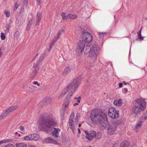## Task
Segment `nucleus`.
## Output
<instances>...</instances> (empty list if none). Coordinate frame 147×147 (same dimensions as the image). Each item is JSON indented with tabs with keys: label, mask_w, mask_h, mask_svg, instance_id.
Segmentation results:
<instances>
[{
	"label": "nucleus",
	"mask_w": 147,
	"mask_h": 147,
	"mask_svg": "<svg viewBox=\"0 0 147 147\" xmlns=\"http://www.w3.org/2000/svg\"><path fill=\"white\" fill-rule=\"evenodd\" d=\"M39 127L41 131L49 133L51 132L56 139L59 140L60 137L59 133L60 130L58 128H53V126L56 124L55 119L53 115L50 113L45 114L38 122Z\"/></svg>",
	"instance_id": "1"
},
{
	"label": "nucleus",
	"mask_w": 147,
	"mask_h": 147,
	"mask_svg": "<svg viewBox=\"0 0 147 147\" xmlns=\"http://www.w3.org/2000/svg\"><path fill=\"white\" fill-rule=\"evenodd\" d=\"M90 118L94 123L104 126L105 122L107 121V115L102 111H97L92 113Z\"/></svg>",
	"instance_id": "2"
},
{
	"label": "nucleus",
	"mask_w": 147,
	"mask_h": 147,
	"mask_svg": "<svg viewBox=\"0 0 147 147\" xmlns=\"http://www.w3.org/2000/svg\"><path fill=\"white\" fill-rule=\"evenodd\" d=\"M80 82L79 78L75 79L72 82L69 84L66 88L64 89L62 92L65 94L69 90H76L79 86Z\"/></svg>",
	"instance_id": "3"
},
{
	"label": "nucleus",
	"mask_w": 147,
	"mask_h": 147,
	"mask_svg": "<svg viewBox=\"0 0 147 147\" xmlns=\"http://www.w3.org/2000/svg\"><path fill=\"white\" fill-rule=\"evenodd\" d=\"M18 108V106L16 105L10 107L7 109L0 116V121L6 116L9 113L17 109Z\"/></svg>",
	"instance_id": "4"
},
{
	"label": "nucleus",
	"mask_w": 147,
	"mask_h": 147,
	"mask_svg": "<svg viewBox=\"0 0 147 147\" xmlns=\"http://www.w3.org/2000/svg\"><path fill=\"white\" fill-rule=\"evenodd\" d=\"M86 42L84 40H80L78 43V48L76 51V55L78 56H80L84 51L85 47Z\"/></svg>",
	"instance_id": "5"
},
{
	"label": "nucleus",
	"mask_w": 147,
	"mask_h": 147,
	"mask_svg": "<svg viewBox=\"0 0 147 147\" xmlns=\"http://www.w3.org/2000/svg\"><path fill=\"white\" fill-rule=\"evenodd\" d=\"M108 115L110 117L114 119L117 117L119 114L118 111H116L114 108H111L108 110Z\"/></svg>",
	"instance_id": "6"
},
{
	"label": "nucleus",
	"mask_w": 147,
	"mask_h": 147,
	"mask_svg": "<svg viewBox=\"0 0 147 147\" xmlns=\"http://www.w3.org/2000/svg\"><path fill=\"white\" fill-rule=\"evenodd\" d=\"M83 38L86 42H90L92 40L93 38L91 34L87 32H83L82 34Z\"/></svg>",
	"instance_id": "7"
},
{
	"label": "nucleus",
	"mask_w": 147,
	"mask_h": 147,
	"mask_svg": "<svg viewBox=\"0 0 147 147\" xmlns=\"http://www.w3.org/2000/svg\"><path fill=\"white\" fill-rule=\"evenodd\" d=\"M136 102L138 104V107L142 111H144L146 108V103L144 99L138 98L136 100Z\"/></svg>",
	"instance_id": "8"
},
{
	"label": "nucleus",
	"mask_w": 147,
	"mask_h": 147,
	"mask_svg": "<svg viewBox=\"0 0 147 147\" xmlns=\"http://www.w3.org/2000/svg\"><path fill=\"white\" fill-rule=\"evenodd\" d=\"M84 131L86 135V138L88 140H91L96 135V132L94 131H90L89 132L85 130Z\"/></svg>",
	"instance_id": "9"
},
{
	"label": "nucleus",
	"mask_w": 147,
	"mask_h": 147,
	"mask_svg": "<svg viewBox=\"0 0 147 147\" xmlns=\"http://www.w3.org/2000/svg\"><path fill=\"white\" fill-rule=\"evenodd\" d=\"M74 112H72L69 119V125L71 129H72L73 131L74 132V126L73 125L74 119Z\"/></svg>",
	"instance_id": "10"
},
{
	"label": "nucleus",
	"mask_w": 147,
	"mask_h": 147,
	"mask_svg": "<svg viewBox=\"0 0 147 147\" xmlns=\"http://www.w3.org/2000/svg\"><path fill=\"white\" fill-rule=\"evenodd\" d=\"M33 67L34 68V70L33 71L31 75V77L32 78H33L36 75L37 71L40 68L38 64H34Z\"/></svg>",
	"instance_id": "11"
},
{
	"label": "nucleus",
	"mask_w": 147,
	"mask_h": 147,
	"mask_svg": "<svg viewBox=\"0 0 147 147\" xmlns=\"http://www.w3.org/2000/svg\"><path fill=\"white\" fill-rule=\"evenodd\" d=\"M98 53L94 51H90L89 56L93 59L94 62L96 60V57Z\"/></svg>",
	"instance_id": "12"
},
{
	"label": "nucleus",
	"mask_w": 147,
	"mask_h": 147,
	"mask_svg": "<svg viewBox=\"0 0 147 147\" xmlns=\"http://www.w3.org/2000/svg\"><path fill=\"white\" fill-rule=\"evenodd\" d=\"M142 110L141 109L138 107L135 106L133 108L132 113L135 115H137Z\"/></svg>",
	"instance_id": "13"
},
{
	"label": "nucleus",
	"mask_w": 147,
	"mask_h": 147,
	"mask_svg": "<svg viewBox=\"0 0 147 147\" xmlns=\"http://www.w3.org/2000/svg\"><path fill=\"white\" fill-rule=\"evenodd\" d=\"M99 49L98 45L96 44H94L92 46L91 48L90 49V51L98 53Z\"/></svg>",
	"instance_id": "14"
},
{
	"label": "nucleus",
	"mask_w": 147,
	"mask_h": 147,
	"mask_svg": "<svg viewBox=\"0 0 147 147\" xmlns=\"http://www.w3.org/2000/svg\"><path fill=\"white\" fill-rule=\"evenodd\" d=\"M45 142L46 143H53L55 144H58L57 142L55 141L53 139L50 137L46 138L45 140Z\"/></svg>",
	"instance_id": "15"
},
{
	"label": "nucleus",
	"mask_w": 147,
	"mask_h": 147,
	"mask_svg": "<svg viewBox=\"0 0 147 147\" xmlns=\"http://www.w3.org/2000/svg\"><path fill=\"white\" fill-rule=\"evenodd\" d=\"M42 17V14L40 12H38L36 17V22L35 25L36 26H38L40 21Z\"/></svg>",
	"instance_id": "16"
},
{
	"label": "nucleus",
	"mask_w": 147,
	"mask_h": 147,
	"mask_svg": "<svg viewBox=\"0 0 147 147\" xmlns=\"http://www.w3.org/2000/svg\"><path fill=\"white\" fill-rule=\"evenodd\" d=\"M30 136L31 140L37 141L38 140L40 139V136L37 134H30Z\"/></svg>",
	"instance_id": "17"
},
{
	"label": "nucleus",
	"mask_w": 147,
	"mask_h": 147,
	"mask_svg": "<svg viewBox=\"0 0 147 147\" xmlns=\"http://www.w3.org/2000/svg\"><path fill=\"white\" fill-rule=\"evenodd\" d=\"M129 143L128 141H123L122 142L120 145V147H128Z\"/></svg>",
	"instance_id": "18"
},
{
	"label": "nucleus",
	"mask_w": 147,
	"mask_h": 147,
	"mask_svg": "<svg viewBox=\"0 0 147 147\" xmlns=\"http://www.w3.org/2000/svg\"><path fill=\"white\" fill-rule=\"evenodd\" d=\"M113 103L116 106H121L122 105V100L121 99H116L114 101Z\"/></svg>",
	"instance_id": "19"
},
{
	"label": "nucleus",
	"mask_w": 147,
	"mask_h": 147,
	"mask_svg": "<svg viewBox=\"0 0 147 147\" xmlns=\"http://www.w3.org/2000/svg\"><path fill=\"white\" fill-rule=\"evenodd\" d=\"M99 39L101 41H103L104 37L106 36V33L105 32H100L98 34Z\"/></svg>",
	"instance_id": "20"
},
{
	"label": "nucleus",
	"mask_w": 147,
	"mask_h": 147,
	"mask_svg": "<svg viewBox=\"0 0 147 147\" xmlns=\"http://www.w3.org/2000/svg\"><path fill=\"white\" fill-rule=\"evenodd\" d=\"M67 17H68V18L71 19H74L77 18V16L76 15L69 14L67 15Z\"/></svg>",
	"instance_id": "21"
},
{
	"label": "nucleus",
	"mask_w": 147,
	"mask_h": 147,
	"mask_svg": "<svg viewBox=\"0 0 147 147\" xmlns=\"http://www.w3.org/2000/svg\"><path fill=\"white\" fill-rule=\"evenodd\" d=\"M142 124L143 123L141 121H140L138 123L136 128V132L138 131V129L140 128L141 127L142 125Z\"/></svg>",
	"instance_id": "22"
},
{
	"label": "nucleus",
	"mask_w": 147,
	"mask_h": 147,
	"mask_svg": "<svg viewBox=\"0 0 147 147\" xmlns=\"http://www.w3.org/2000/svg\"><path fill=\"white\" fill-rule=\"evenodd\" d=\"M71 69L69 67H66L63 72V74L64 75H66L68 73L70 72Z\"/></svg>",
	"instance_id": "23"
},
{
	"label": "nucleus",
	"mask_w": 147,
	"mask_h": 147,
	"mask_svg": "<svg viewBox=\"0 0 147 147\" xmlns=\"http://www.w3.org/2000/svg\"><path fill=\"white\" fill-rule=\"evenodd\" d=\"M16 147H26V144L23 143H17L16 144Z\"/></svg>",
	"instance_id": "24"
},
{
	"label": "nucleus",
	"mask_w": 147,
	"mask_h": 147,
	"mask_svg": "<svg viewBox=\"0 0 147 147\" xmlns=\"http://www.w3.org/2000/svg\"><path fill=\"white\" fill-rule=\"evenodd\" d=\"M33 19H31L29 20L27 26V30L28 29H29L31 28L32 24H33Z\"/></svg>",
	"instance_id": "25"
},
{
	"label": "nucleus",
	"mask_w": 147,
	"mask_h": 147,
	"mask_svg": "<svg viewBox=\"0 0 147 147\" xmlns=\"http://www.w3.org/2000/svg\"><path fill=\"white\" fill-rule=\"evenodd\" d=\"M45 54H42V56L40 57L39 60L37 61L36 64H38L39 67H40V62L42 61L45 57Z\"/></svg>",
	"instance_id": "26"
},
{
	"label": "nucleus",
	"mask_w": 147,
	"mask_h": 147,
	"mask_svg": "<svg viewBox=\"0 0 147 147\" xmlns=\"http://www.w3.org/2000/svg\"><path fill=\"white\" fill-rule=\"evenodd\" d=\"M90 46L88 45H86L85 47V50L84 51V53L85 54H87L89 52H90Z\"/></svg>",
	"instance_id": "27"
},
{
	"label": "nucleus",
	"mask_w": 147,
	"mask_h": 147,
	"mask_svg": "<svg viewBox=\"0 0 147 147\" xmlns=\"http://www.w3.org/2000/svg\"><path fill=\"white\" fill-rule=\"evenodd\" d=\"M108 132L110 134H112L114 133V130L111 127H109L108 129Z\"/></svg>",
	"instance_id": "28"
},
{
	"label": "nucleus",
	"mask_w": 147,
	"mask_h": 147,
	"mask_svg": "<svg viewBox=\"0 0 147 147\" xmlns=\"http://www.w3.org/2000/svg\"><path fill=\"white\" fill-rule=\"evenodd\" d=\"M61 16L64 20H66L68 18L67 15L66 16L65 13L64 12H62L61 13Z\"/></svg>",
	"instance_id": "29"
},
{
	"label": "nucleus",
	"mask_w": 147,
	"mask_h": 147,
	"mask_svg": "<svg viewBox=\"0 0 147 147\" xmlns=\"http://www.w3.org/2000/svg\"><path fill=\"white\" fill-rule=\"evenodd\" d=\"M24 140L27 141L31 140V139L30 135L24 136Z\"/></svg>",
	"instance_id": "30"
},
{
	"label": "nucleus",
	"mask_w": 147,
	"mask_h": 147,
	"mask_svg": "<svg viewBox=\"0 0 147 147\" xmlns=\"http://www.w3.org/2000/svg\"><path fill=\"white\" fill-rule=\"evenodd\" d=\"M141 32L139 31H138L137 33L138 38L140 40L142 39L143 38V37L141 36Z\"/></svg>",
	"instance_id": "31"
},
{
	"label": "nucleus",
	"mask_w": 147,
	"mask_h": 147,
	"mask_svg": "<svg viewBox=\"0 0 147 147\" xmlns=\"http://www.w3.org/2000/svg\"><path fill=\"white\" fill-rule=\"evenodd\" d=\"M28 4L27 0H23V5L24 7H27Z\"/></svg>",
	"instance_id": "32"
},
{
	"label": "nucleus",
	"mask_w": 147,
	"mask_h": 147,
	"mask_svg": "<svg viewBox=\"0 0 147 147\" xmlns=\"http://www.w3.org/2000/svg\"><path fill=\"white\" fill-rule=\"evenodd\" d=\"M14 36V37L16 38H18L19 36V32L18 31H16L15 32Z\"/></svg>",
	"instance_id": "33"
},
{
	"label": "nucleus",
	"mask_w": 147,
	"mask_h": 147,
	"mask_svg": "<svg viewBox=\"0 0 147 147\" xmlns=\"http://www.w3.org/2000/svg\"><path fill=\"white\" fill-rule=\"evenodd\" d=\"M45 99L46 102L47 103H49L51 100V98L50 97H48Z\"/></svg>",
	"instance_id": "34"
},
{
	"label": "nucleus",
	"mask_w": 147,
	"mask_h": 147,
	"mask_svg": "<svg viewBox=\"0 0 147 147\" xmlns=\"http://www.w3.org/2000/svg\"><path fill=\"white\" fill-rule=\"evenodd\" d=\"M73 94V92L72 91H71V92H69L67 96V97H66V99L65 100V101L66 100V99H67V98H70V97Z\"/></svg>",
	"instance_id": "35"
},
{
	"label": "nucleus",
	"mask_w": 147,
	"mask_h": 147,
	"mask_svg": "<svg viewBox=\"0 0 147 147\" xmlns=\"http://www.w3.org/2000/svg\"><path fill=\"white\" fill-rule=\"evenodd\" d=\"M4 13L7 17H9L10 16V12L8 10H5Z\"/></svg>",
	"instance_id": "36"
},
{
	"label": "nucleus",
	"mask_w": 147,
	"mask_h": 147,
	"mask_svg": "<svg viewBox=\"0 0 147 147\" xmlns=\"http://www.w3.org/2000/svg\"><path fill=\"white\" fill-rule=\"evenodd\" d=\"M3 140L4 143L7 142H11L12 141V140L10 139H7L6 140Z\"/></svg>",
	"instance_id": "37"
},
{
	"label": "nucleus",
	"mask_w": 147,
	"mask_h": 147,
	"mask_svg": "<svg viewBox=\"0 0 147 147\" xmlns=\"http://www.w3.org/2000/svg\"><path fill=\"white\" fill-rule=\"evenodd\" d=\"M1 37L2 40H4L5 39V36L4 33L3 32L1 33Z\"/></svg>",
	"instance_id": "38"
},
{
	"label": "nucleus",
	"mask_w": 147,
	"mask_h": 147,
	"mask_svg": "<svg viewBox=\"0 0 147 147\" xmlns=\"http://www.w3.org/2000/svg\"><path fill=\"white\" fill-rule=\"evenodd\" d=\"M80 115L79 114L76 115V117L75 118V121L76 122H78L79 119Z\"/></svg>",
	"instance_id": "39"
},
{
	"label": "nucleus",
	"mask_w": 147,
	"mask_h": 147,
	"mask_svg": "<svg viewBox=\"0 0 147 147\" xmlns=\"http://www.w3.org/2000/svg\"><path fill=\"white\" fill-rule=\"evenodd\" d=\"M5 147H15V146L12 144H9L6 145Z\"/></svg>",
	"instance_id": "40"
},
{
	"label": "nucleus",
	"mask_w": 147,
	"mask_h": 147,
	"mask_svg": "<svg viewBox=\"0 0 147 147\" xmlns=\"http://www.w3.org/2000/svg\"><path fill=\"white\" fill-rule=\"evenodd\" d=\"M18 4L17 2H16L15 4V6L13 8L14 10L15 11L16 9L18 7Z\"/></svg>",
	"instance_id": "41"
},
{
	"label": "nucleus",
	"mask_w": 147,
	"mask_h": 147,
	"mask_svg": "<svg viewBox=\"0 0 147 147\" xmlns=\"http://www.w3.org/2000/svg\"><path fill=\"white\" fill-rule=\"evenodd\" d=\"M64 30H62L60 31L59 32L57 33V35L59 36L60 37L62 34V33L63 32Z\"/></svg>",
	"instance_id": "42"
},
{
	"label": "nucleus",
	"mask_w": 147,
	"mask_h": 147,
	"mask_svg": "<svg viewBox=\"0 0 147 147\" xmlns=\"http://www.w3.org/2000/svg\"><path fill=\"white\" fill-rule=\"evenodd\" d=\"M59 38L60 37L57 35V36L53 39V40H54L56 42Z\"/></svg>",
	"instance_id": "43"
},
{
	"label": "nucleus",
	"mask_w": 147,
	"mask_h": 147,
	"mask_svg": "<svg viewBox=\"0 0 147 147\" xmlns=\"http://www.w3.org/2000/svg\"><path fill=\"white\" fill-rule=\"evenodd\" d=\"M120 124V122L119 121H115L114 123V124L116 125H119Z\"/></svg>",
	"instance_id": "44"
},
{
	"label": "nucleus",
	"mask_w": 147,
	"mask_h": 147,
	"mask_svg": "<svg viewBox=\"0 0 147 147\" xmlns=\"http://www.w3.org/2000/svg\"><path fill=\"white\" fill-rule=\"evenodd\" d=\"M65 94L64 93H63L62 92L59 95V98H61Z\"/></svg>",
	"instance_id": "45"
},
{
	"label": "nucleus",
	"mask_w": 147,
	"mask_h": 147,
	"mask_svg": "<svg viewBox=\"0 0 147 147\" xmlns=\"http://www.w3.org/2000/svg\"><path fill=\"white\" fill-rule=\"evenodd\" d=\"M64 107H63V109L65 110L66 109V108L67 107H68V104H66L64 105Z\"/></svg>",
	"instance_id": "46"
},
{
	"label": "nucleus",
	"mask_w": 147,
	"mask_h": 147,
	"mask_svg": "<svg viewBox=\"0 0 147 147\" xmlns=\"http://www.w3.org/2000/svg\"><path fill=\"white\" fill-rule=\"evenodd\" d=\"M147 119V116H145L144 117H142L141 118V120H142L143 119H144V120H146Z\"/></svg>",
	"instance_id": "47"
},
{
	"label": "nucleus",
	"mask_w": 147,
	"mask_h": 147,
	"mask_svg": "<svg viewBox=\"0 0 147 147\" xmlns=\"http://www.w3.org/2000/svg\"><path fill=\"white\" fill-rule=\"evenodd\" d=\"M20 130L21 131H24V127L23 126H21L20 127Z\"/></svg>",
	"instance_id": "48"
},
{
	"label": "nucleus",
	"mask_w": 147,
	"mask_h": 147,
	"mask_svg": "<svg viewBox=\"0 0 147 147\" xmlns=\"http://www.w3.org/2000/svg\"><path fill=\"white\" fill-rule=\"evenodd\" d=\"M55 42H56V41H55L54 40H53L50 43V45L53 46Z\"/></svg>",
	"instance_id": "49"
},
{
	"label": "nucleus",
	"mask_w": 147,
	"mask_h": 147,
	"mask_svg": "<svg viewBox=\"0 0 147 147\" xmlns=\"http://www.w3.org/2000/svg\"><path fill=\"white\" fill-rule=\"evenodd\" d=\"M33 83L34 84L36 85L37 84L38 86H39L40 85L39 83H38V82H37L35 81L33 82Z\"/></svg>",
	"instance_id": "50"
},
{
	"label": "nucleus",
	"mask_w": 147,
	"mask_h": 147,
	"mask_svg": "<svg viewBox=\"0 0 147 147\" xmlns=\"http://www.w3.org/2000/svg\"><path fill=\"white\" fill-rule=\"evenodd\" d=\"M38 54H36V56L32 59V61H34L36 59V58L38 56Z\"/></svg>",
	"instance_id": "51"
},
{
	"label": "nucleus",
	"mask_w": 147,
	"mask_h": 147,
	"mask_svg": "<svg viewBox=\"0 0 147 147\" xmlns=\"http://www.w3.org/2000/svg\"><path fill=\"white\" fill-rule=\"evenodd\" d=\"M24 8L23 7H22L20 9V13H22L24 11Z\"/></svg>",
	"instance_id": "52"
},
{
	"label": "nucleus",
	"mask_w": 147,
	"mask_h": 147,
	"mask_svg": "<svg viewBox=\"0 0 147 147\" xmlns=\"http://www.w3.org/2000/svg\"><path fill=\"white\" fill-rule=\"evenodd\" d=\"M119 88H122L123 86L122 84L121 83H119Z\"/></svg>",
	"instance_id": "53"
},
{
	"label": "nucleus",
	"mask_w": 147,
	"mask_h": 147,
	"mask_svg": "<svg viewBox=\"0 0 147 147\" xmlns=\"http://www.w3.org/2000/svg\"><path fill=\"white\" fill-rule=\"evenodd\" d=\"M41 0H37V3L39 5L40 3Z\"/></svg>",
	"instance_id": "54"
},
{
	"label": "nucleus",
	"mask_w": 147,
	"mask_h": 147,
	"mask_svg": "<svg viewBox=\"0 0 147 147\" xmlns=\"http://www.w3.org/2000/svg\"><path fill=\"white\" fill-rule=\"evenodd\" d=\"M80 98H80V96L78 98V99L77 100V101H78V103L80 102Z\"/></svg>",
	"instance_id": "55"
},
{
	"label": "nucleus",
	"mask_w": 147,
	"mask_h": 147,
	"mask_svg": "<svg viewBox=\"0 0 147 147\" xmlns=\"http://www.w3.org/2000/svg\"><path fill=\"white\" fill-rule=\"evenodd\" d=\"M78 134H80L81 132H80V128L78 129Z\"/></svg>",
	"instance_id": "56"
},
{
	"label": "nucleus",
	"mask_w": 147,
	"mask_h": 147,
	"mask_svg": "<svg viewBox=\"0 0 147 147\" xmlns=\"http://www.w3.org/2000/svg\"><path fill=\"white\" fill-rule=\"evenodd\" d=\"M3 140L0 141V145H1L3 143Z\"/></svg>",
	"instance_id": "57"
},
{
	"label": "nucleus",
	"mask_w": 147,
	"mask_h": 147,
	"mask_svg": "<svg viewBox=\"0 0 147 147\" xmlns=\"http://www.w3.org/2000/svg\"><path fill=\"white\" fill-rule=\"evenodd\" d=\"M124 90L125 92H127V88H124Z\"/></svg>",
	"instance_id": "58"
},
{
	"label": "nucleus",
	"mask_w": 147,
	"mask_h": 147,
	"mask_svg": "<svg viewBox=\"0 0 147 147\" xmlns=\"http://www.w3.org/2000/svg\"><path fill=\"white\" fill-rule=\"evenodd\" d=\"M78 104L77 103H75L74 104V106H76L77 105H78Z\"/></svg>",
	"instance_id": "59"
},
{
	"label": "nucleus",
	"mask_w": 147,
	"mask_h": 147,
	"mask_svg": "<svg viewBox=\"0 0 147 147\" xmlns=\"http://www.w3.org/2000/svg\"><path fill=\"white\" fill-rule=\"evenodd\" d=\"M53 46L52 45H49V47H50V50H51V49L52 48V47Z\"/></svg>",
	"instance_id": "60"
},
{
	"label": "nucleus",
	"mask_w": 147,
	"mask_h": 147,
	"mask_svg": "<svg viewBox=\"0 0 147 147\" xmlns=\"http://www.w3.org/2000/svg\"><path fill=\"white\" fill-rule=\"evenodd\" d=\"M101 138V136H99V137H97V139H100Z\"/></svg>",
	"instance_id": "61"
},
{
	"label": "nucleus",
	"mask_w": 147,
	"mask_h": 147,
	"mask_svg": "<svg viewBox=\"0 0 147 147\" xmlns=\"http://www.w3.org/2000/svg\"><path fill=\"white\" fill-rule=\"evenodd\" d=\"M30 147H36V146H34V145H31V146Z\"/></svg>",
	"instance_id": "62"
},
{
	"label": "nucleus",
	"mask_w": 147,
	"mask_h": 147,
	"mask_svg": "<svg viewBox=\"0 0 147 147\" xmlns=\"http://www.w3.org/2000/svg\"><path fill=\"white\" fill-rule=\"evenodd\" d=\"M6 31L7 32H9V30L8 29H6Z\"/></svg>",
	"instance_id": "63"
},
{
	"label": "nucleus",
	"mask_w": 147,
	"mask_h": 147,
	"mask_svg": "<svg viewBox=\"0 0 147 147\" xmlns=\"http://www.w3.org/2000/svg\"><path fill=\"white\" fill-rule=\"evenodd\" d=\"M42 102H40V103L38 104V106H39V105H41L42 104Z\"/></svg>",
	"instance_id": "64"
}]
</instances>
